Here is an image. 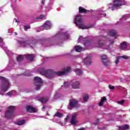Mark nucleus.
I'll return each instance as SVG.
<instances>
[{
	"label": "nucleus",
	"instance_id": "1",
	"mask_svg": "<svg viewBox=\"0 0 130 130\" xmlns=\"http://www.w3.org/2000/svg\"><path fill=\"white\" fill-rule=\"evenodd\" d=\"M71 72V68L70 67H66L64 68L62 71H59L55 72L51 70H45V69L43 68L40 71L41 75H44L45 76L47 79H52L56 76L59 77L60 76H64V75H67Z\"/></svg>",
	"mask_w": 130,
	"mask_h": 130
},
{
	"label": "nucleus",
	"instance_id": "2",
	"mask_svg": "<svg viewBox=\"0 0 130 130\" xmlns=\"http://www.w3.org/2000/svg\"><path fill=\"white\" fill-rule=\"evenodd\" d=\"M0 80L2 81L1 90L3 92H7L9 88H10V82H9V80L4 77H0Z\"/></svg>",
	"mask_w": 130,
	"mask_h": 130
},
{
	"label": "nucleus",
	"instance_id": "3",
	"mask_svg": "<svg viewBox=\"0 0 130 130\" xmlns=\"http://www.w3.org/2000/svg\"><path fill=\"white\" fill-rule=\"evenodd\" d=\"M75 24L77 25V26H79V28L80 29H88L89 27H88L83 24H82V17L80 16L77 15L75 19Z\"/></svg>",
	"mask_w": 130,
	"mask_h": 130
},
{
	"label": "nucleus",
	"instance_id": "4",
	"mask_svg": "<svg viewBox=\"0 0 130 130\" xmlns=\"http://www.w3.org/2000/svg\"><path fill=\"white\" fill-rule=\"evenodd\" d=\"M15 107L14 106L8 107V110L5 113V117L8 119L14 116V111H15Z\"/></svg>",
	"mask_w": 130,
	"mask_h": 130
},
{
	"label": "nucleus",
	"instance_id": "5",
	"mask_svg": "<svg viewBox=\"0 0 130 130\" xmlns=\"http://www.w3.org/2000/svg\"><path fill=\"white\" fill-rule=\"evenodd\" d=\"M34 80L36 90H39V89H40V87H41V86H42V84H43L42 79L39 77H36Z\"/></svg>",
	"mask_w": 130,
	"mask_h": 130
},
{
	"label": "nucleus",
	"instance_id": "6",
	"mask_svg": "<svg viewBox=\"0 0 130 130\" xmlns=\"http://www.w3.org/2000/svg\"><path fill=\"white\" fill-rule=\"evenodd\" d=\"M113 4L115 8L118 9V8H120V7L124 6L126 4V2L124 0H114Z\"/></svg>",
	"mask_w": 130,
	"mask_h": 130
},
{
	"label": "nucleus",
	"instance_id": "7",
	"mask_svg": "<svg viewBox=\"0 0 130 130\" xmlns=\"http://www.w3.org/2000/svg\"><path fill=\"white\" fill-rule=\"evenodd\" d=\"M101 59L104 66L105 67H108L109 64H111V62L107 59V56L103 55L101 56Z\"/></svg>",
	"mask_w": 130,
	"mask_h": 130
},
{
	"label": "nucleus",
	"instance_id": "8",
	"mask_svg": "<svg viewBox=\"0 0 130 130\" xmlns=\"http://www.w3.org/2000/svg\"><path fill=\"white\" fill-rule=\"evenodd\" d=\"M79 102L76 100H70L69 102V106L68 107V109H72L74 107H76Z\"/></svg>",
	"mask_w": 130,
	"mask_h": 130
},
{
	"label": "nucleus",
	"instance_id": "9",
	"mask_svg": "<svg viewBox=\"0 0 130 130\" xmlns=\"http://www.w3.org/2000/svg\"><path fill=\"white\" fill-rule=\"evenodd\" d=\"M78 116V114L75 113L74 115H72L71 117V120L70 123L71 124H73V125H75L77 124L78 123V121H77V117Z\"/></svg>",
	"mask_w": 130,
	"mask_h": 130
},
{
	"label": "nucleus",
	"instance_id": "10",
	"mask_svg": "<svg viewBox=\"0 0 130 130\" xmlns=\"http://www.w3.org/2000/svg\"><path fill=\"white\" fill-rule=\"evenodd\" d=\"M20 44H22L23 46L25 47H29V46H32V43L29 41H20Z\"/></svg>",
	"mask_w": 130,
	"mask_h": 130
},
{
	"label": "nucleus",
	"instance_id": "11",
	"mask_svg": "<svg viewBox=\"0 0 130 130\" xmlns=\"http://www.w3.org/2000/svg\"><path fill=\"white\" fill-rule=\"evenodd\" d=\"M83 62L85 64L89 65L90 63H92V61L91 60V56H89L86 57L83 60Z\"/></svg>",
	"mask_w": 130,
	"mask_h": 130
},
{
	"label": "nucleus",
	"instance_id": "12",
	"mask_svg": "<svg viewBox=\"0 0 130 130\" xmlns=\"http://www.w3.org/2000/svg\"><path fill=\"white\" fill-rule=\"evenodd\" d=\"M26 111L28 112H30V113H32V112L35 113V112H36V110L35 109V108H34V107H33L31 106H26Z\"/></svg>",
	"mask_w": 130,
	"mask_h": 130
},
{
	"label": "nucleus",
	"instance_id": "13",
	"mask_svg": "<svg viewBox=\"0 0 130 130\" xmlns=\"http://www.w3.org/2000/svg\"><path fill=\"white\" fill-rule=\"evenodd\" d=\"M89 11L86 10L85 8L83 7L79 8V14H87Z\"/></svg>",
	"mask_w": 130,
	"mask_h": 130
},
{
	"label": "nucleus",
	"instance_id": "14",
	"mask_svg": "<svg viewBox=\"0 0 130 130\" xmlns=\"http://www.w3.org/2000/svg\"><path fill=\"white\" fill-rule=\"evenodd\" d=\"M73 89H79L80 88V82L76 81L72 84Z\"/></svg>",
	"mask_w": 130,
	"mask_h": 130
},
{
	"label": "nucleus",
	"instance_id": "15",
	"mask_svg": "<svg viewBox=\"0 0 130 130\" xmlns=\"http://www.w3.org/2000/svg\"><path fill=\"white\" fill-rule=\"evenodd\" d=\"M119 130H126L129 128V125L128 124H125L121 126H119L118 127Z\"/></svg>",
	"mask_w": 130,
	"mask_h": 130
},
{
	"label": "nucleus",
	"instance_id": "16",
	"mask_svg": "<svg viewBox=\"0 0 130 130\" xmlns=\"http://www.w3.org/2000/svg\"><path fill=\"white\" fill-rule=\"evenodd\" d=\"M50 26H51V23L50 21H47L44 24L43 26L45 28L46 30H48V29H50Z\"/></svg>",
	"mask_w": 130,
	"mask_h": 130
},
{
	"label": "nucleus",
	"instance_id": "17",
	"mask_svg": "<svg viewBox=\"0 0 130 130\" xmlns=\"http://www.w3.org/2000/svg\"><path fill=\"white\" fill-rule=\"evenodd\" d=\"M120 47L122 50L126 49L127 48V43L126 42L121 43Z\"/></svg>",
	"mask_w": 130,
	"mask_h": 130
},
{
	"label": "nucleus",
	"instance_id": "18",
	"mask_svg": "<svg viewBox=\"0 0 130 130\" xmlns=\"http://www.w3.org/2000/svg\"><path fill=\"white\" fill-rule=\"evenodd\" d=\"M26 58L29 60H33L34 59V55L33 54H28L25 55Z\"/></svg>",
	"mask_w": 130,
	"mask_h": 130
},
{
	"label": "nucleus",
	"instance_id": "19",
	"mask_svg": "<svg viewBox=\"0 0 130 130\" xmlns=\"http://www.w3.org/2000/svg\"><path fill=\"white\" fill-rule=\"evenodd\" d=\"M48 100H49V99L48 98V97L41 98L39 100V101L41 102H42V103H46V102H47Z\"/></svg>",
	"mask_w": 130,
	"mask_h": 130
},
{
	"label": "nucleus",
	"instance_id": "20",
	"mask_svg": "<svg viewBox=\"0 0 130 130\" xmlns=\"http://www.w3.org/2000/svg\"><path fill=\"white\" fill-rule=\"evenodd\" d=\"M109 34L110 36H115L117 34V32L115 30H111L109 31Z\"/></svg>",
	"mask_w": 130,
	"mask_h": 130
},
{
	"label": "nucleus",
	"instance_id": "21",
	"mask_svg": "<svg viewBox=\"0 0 130 130\" xmlns=\"http://www.w3.org/2000/svg\"><path fill=\"white\" fill-rule=\"evenodd\" d=\"M24 59V56L22 55H19L17 57V60L18 62L22 61Z\"/></svg>",
	"mask_w": 130,
	"mask_h": 130
},
{
	"label": "nucleus",
	"instance_id": "22",
	"mask_svg": "<svg viewBox=\"0 0 130 130\" xmlns=\"http://www.w3.org/2000/svg\"><path fill=\"white\" fill-rule=\"evenodd\" d=\"M101 40L99 41V47L100 48H104V46H105V43L101 42Z\"/></svg>",
	"mask_w": 130,
	"mask_h": 130
},
{
	"label": "nucleus",
	"instance_id": "23",
	"mask_svg": "<svg viewBox=\"0 0 130 130\" xmlns=\"http://www.w3.org/2000/svg\"><path fill=\"white\" fill-rule=\"evenodd\" d=\"M106 100H107L106 97L104 96L103 99H101V102L99 103V105H100V106H102V105H103V103H104V101H106Z\"/></svg>",
	"mask_w": 130,
	"mask_h": 130
},
{
	"label": "nucleus",
	"instance_id": "24",
	"mask_svg": "<svg viewBox=\"0 0 130 130\" xmlns=\"http://www.w3.org/2000/svg\"><path fill=\"white\" fill-rule=\"evenodd\" d=\"M75 48L77 52H81L82 51V47L79 45L75 46Z\"/></svg>",
	"mask_w": 130,
	"mask_h": 130
},
{
	"label": "nucleus",
	"instance_id": "25",
	"mask_svg": "<svg viewBox=\"0 0 130 130\" xmlns=\"http://www.w3.org/2000/svg\"><path fill=\"white\" fill-rule=\"evenodd\" d=\"M25 122L26 121H25V120H21L16 122V124L17 125H23V124H25Z\"/></svg>",
	"mask_w": 130,
	"mask_h": 130
},
{
	"label": "nucleus",
	"instance_id": "26",
	"mask_svg": "<svg viewBox=\"0 0 130 130\" xmlns=\"http://www.w3.org/2000/svg\"><path fill=\"white\" fill-rule=\"evenodd\" d=\"M108 10H112V11H114L115 10V7L114 6V4L112 5V4H109L108 5Z\"/></svg>",
	"mask_w": 130,
	"mask_h": 130
},
{
	"label": "nucleus",
	"instance_id": "27",
	"mask_svg": "<svg viewBox=\"0 0 130 130\" xmlns=\"http://www.w3.org/2000/svg\"><path fill=\"white\" fill-rule=\"evenodd\" d=\"M75 72L78 76H80V75H82V71H81V69H77L75 70Z\"/></svg>",
	"mask_w": 130,
	"mask_h": 130
},
{
	"label": "nucleus",
	"instance_id": "28",
	"mask_svg": "<svg viewBox=\"0 0 130 130\" xmlns=\"http://www.w3.org/2000/svg\"><path fill=\"white\" fill-rule=\"evenodd\" d=\"M88 99H89V95H85L83 96V101H84V102H87Z\"/></svg>",
	"mask_w": 130,
	"mask_h": 130
},
{
	"label": "nucleus",
	"instance_id": "29",
	"mask_svg": "<svg viewBox=\"0 0 130 130\" xmlns=\"http://www.w3.org/2000/svg\"><path fill=\"white\" fill-rule=\"evenodd\" d=\"M56 116H57V117L61 118L63 116V115L59 112H57L56 113Z\"/></svg>",
	"mask_w": 130,
	"mask_h": 130
},
{
	"label": "nucleus",
	"instance_id": "30",
	"mask_svg": "<svg viewBox=\"0 0 130 130\" xmlns=\"http://www.w3.org/2000/svg\"><path fill=\"white\" fill-rule=\"evenodd\" d=\"M64 86L65 88H68V87H70V83L69 82H66L64 83Z\"/></svg>",
	"mask_w": 130,
	"mask_h": 130
},
{
	"label": "nucleus",
	"instance_id": "31",
	"mask_svg": "<svg viewBox=\"0 0 130 130\" xmlns=\"http://www.w3.org/2000/svg\"><path fill=\"white\" fill-rule=\"evenodd\" d=\"M24 76H25L26 77H30L31 76V73L29 72H25L24 73Z\"/></svg>",
	"mask_w": 130,
	"mask_h": 130
},
{
	"label": "nucleus",
	"instance_id": "32",
	"mask_svg": "<svg viewBox=\"0 0 130 130\" xmlns=\"http://www.w3.org/2000/svg\"><path fill=\"white\" fill-rule=\"evenodd\" d=\"M30 25H25L24 27V30L27 31L28 29H30Z\"/></svg>",
	"mask_w": 130,
	"mask_h": 130
},
{
	"label": "nucleus",
	"instance_id": "33",
	"mask_svg": "<svg viewBox=\"0 0 130 130\" xmlns=\"http://www.w3.org/2000/svg\"><path fill=\"white\" fill-rule=\"evenodd\" d=\"M120 56L117 57L116 60L115 61V63L117 64L119 62V58H120Z\"/></svg>",
	"mask_w": 130,
	"mask_h": 130
},
{
	"label": "nucleus",
	"instance_id": "34",
	"mask_svg": "<svg viewBox=\"0 0 130 130\" xmlns=\"http://www.w3.org/2000/svg\"><path fill=\"white\" fill-rule=\"evenodd\" d=\"M109 88L110 89V90H114V89H115V87L112 86L111 85H109Z\"/></svg>",
	"mask_w": 130,
	"mask_h": 130
},
{
	"label": "nucleus",
	"instance_id": "35",
	"mask_svg": "<svg viewBox=\"0 0 130 130\" xmlns=\"http://www.w3.org/2000/svg\"><path fill=\"white\" fill-rule=\"evenodd\" d=\"M118 104H120V105H122V104H123V103H124V101L122 100L121 101H118L117 102Z\"/></svg>",
	"mask_w": 130,
	"mask_h": 130
},
{
	"label": "nucleus",
	"instance_id": "36",
	"mask_svg": "<svg viewBox=\"0 0 130 130\" xmlns=\"http://www.w3.org/2000/svg\"><path fill=\"white\" fill-rule=\"evenodd\" d=\"M89 43H90V41H89V40L84 41V45H86L87 44H89Z\"/></svg>",
	"mask_w": 130,
	"mask_h": 130
},
{
	"label": "nucleus",
	"instance_id": "37",
	"mask_svg": "<svg viewBox=\"0 0 130 130\" xmlns=\"http://www.w3.org/2000/svg\"><path fill=\"white\" fill-rule=\"evenodd\" d=\"M13 92H15V91H9L7 93V95H8V96H11V95H12V94H13Z\"/></svg>",
	"mask_w": 130,
	"mask_h": 130
},
{
	"label": "nucleus",
	"instance_id": "38",
	"mask_svg": "<svg viewBox=\"0 0 130 130\" xmlns=\"http://www.w3.org/2000/svg\"><path fill=\"white\" fill-rule=\"evenodd\" d=\"M122 58H124V59H128V57L126 56H122Z\"/></svg>",
	"mask_w": 130,
	"mask_h": 130
},
{
	"label": "nucleus",
	"instance_id": "39",
	"mask_svg": "<svg viewBox=\"0 0 130 130\" xmlns=\"http://www.w3.org/2000/svg\"><path fill=\"white\" fill-rule=\"evenodd\" d=\"M69 37V35H68V34L64 35V38H65V39H68Z\"/></svg>",
	"mask_w": 130,
	"mask_h": 130
},
{
	"label": "nucleus",
	"instance_id": "40",
	"mask_svg": "<svg viewBox=\"0 0 130 130\" xmlns=\"http://www.w3.org/2000/svg\"><path fill=\"white\" fill-rule=\"evenodd\" d=\"M70 119V116H67L66 118H65L66 121H69V120Z\"/></svg>",
	"mask_w": 130,
	"mask_h": 130
},
{
	"label": "nucleus",
	"instance_id": "41",
	"mask_svg": "<svg viewBox=\"0 0 130 130\" xmlns=\"http://www.w3.org/2000/svg\"><path fill=\"white\" fill-rule=\"evenodd\" d=\"M100 121V119H96V122L94 123V125H96L97 124H98V123Z\"/></svg>",
	"mask_w": 130,
	"mask_h": 130
},
{
	"label": "nucleus",
	"instance_id": "42",
	"mask_svg": "<svg viewBox=\"0 0 130 130\" xmlns=\"http://www.w3.org/2000/svg\"><path fill=\"white\" fill-rule=\"evenodd\" d=\"M44 18V15H41L40 17H38L37 19H43Z\"/></svg>",
	"mask_w": 130,
	"mask_h": 130
},
{
	"label": "nucleus",
	"instance_id": "43",
	"mask_svg": "<svg viewBox=\"0 0 130 130\" xmlns=\"http://www.w3.org/2000/svg\"><path fill=\"white\" fill-rule=\"evenodd\" d=\"M78 130H85V128H79V129H78Z\"/></svg>",
	"mask_w": 130,
	"mask_h": 130
},
{
	"label": "nucleus",
	"instance_id": "44",
	"mask_svg": "<svg viewBox=\"0 0 130 130\" xmlns=\"http://www.w3.org/2000/svg\"><path fill=\"white\" fill-rule=\"evenodd\" d=\"M46 108V106H44L43 107L42 109H45Z\"/></svg>",
	"mask_w": 130,
	"mask_h": 130
},
{
	"label": "nucleus",
	"instance_id": "45",
	"mask_svg": "<svg viewBox=\"0 0 130 130\" xmlns=\"http://www.w3.org/2000/svg\"><path fill=\"white\" fill-rule=\"evenodd\" d=\"M0 42H3V39L0 38Z\"/></svg>",
	"mask_w": 130,
	"mask_h": 130
},
{
	"label": "nucleus",
	"instance_id": "46",
	"mask_svg": "<svg viewBox=\"0 0 130 130\" xmlns=\"http://www.w3.org/2000/svg\"><path fill=\"white\" fill-rule=\"evenodd\" d=\"M45 1H42V4H44V2H45Z\"/></svg>",
	"mask_w": 130,
	"mask_h": 130
},
{
	"label": "nucleus",
	"instance_id": "47",
	"mask_svg": "<svg viewBox=\"0 0 130 130\" xmlns=\"http://www.w3.org/2000/svg\"><path fill=\"white\" fill-rule=\"evenodd\" d=\"M114 43V41H112V42H111V44H113Z\"/></svg>",
	"mask_w": 130,
	"mask_h": 130
},
{
	"label": "nucleus",
	"instance_id": "48",
	"mask_svg": "<svg viewBox=\"0 0 130 130\" xmlns=\"http://www.w3.org/2000/svg\"><path fill=\"white\" fill-rule=\"evenodd\" d=\"M104 16H106V14H104Z\"/></svg>",
	"mask_w": 130,
	"mask_h": 130
},
{
	"label": "nucleus",
	"instance_id": "49",
	"mask_svg": "<svg viewBox=\"0 0 130 130\" xmlns=\"http://www.w3.org/2000/svg\"><path fill=\"white\" fill-rule=\"evenodd\" d=\"M16 22H18V20H17V19H16Z\"/></svg>",
	"mask_w": 130,
	"mask_h": 130
},
{
	"label": "nucleus",
	"instance_id": "50",
	"mask_svg": "<svg viewBox=\"0 0 130 130\" xmlns=\"http://www.w3.org/2000/svg\"><path fill=\"white\" fill-rule=\"evenodd\" d=\"M43 1H45V0H43Z\"/></svg>",
	"mask_w": 130,
	"mask_h": 130
}]
</instances>
